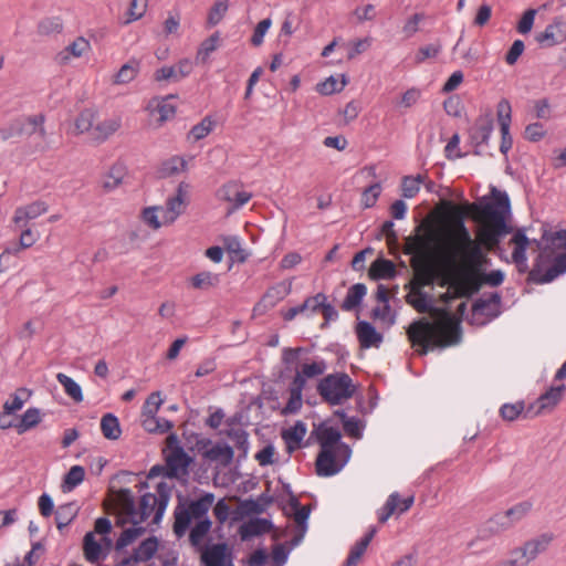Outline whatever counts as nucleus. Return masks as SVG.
Listing matches in <instances>:
<instances>
[{
  "mask_svg": "<svg viewBox=\"0 0 566 566\" xmlns=\"http://www.w3.org/2000/svg\"><path fill=\"white\" fill-rule=\"evenodd\" d=\"M158 549V539L155 536H150L144 539L138 547L134 551V558L139 562H147L154 557Z\"/></svg>",
  "mask_w": 566,
  "mask_h": 566,
  "instance_id": "33",
  "label": "nucleus"
},
{
  "mask_svg": "<svg viewBox=\"0 0 566 566\" xmlns=\"http://www.w3.org/2000/svg\"><path fill=\"white\" fill-rule=\"evenodd\" d=\"M214 126V122L206 116L200 123L195 125L189 132V137H192L193 140H200L209 135Z\"/></svg>",
  "mask_w": 566,
  "mask_h": 566,
  "instance_id": "58",
  "label": "nucleus"
},
{
  "mask_svg": "<svg viewBox=\"0 0 566 566\" xmlns=\"http://www.w3.org/2000/svg\"><path fill=\"white\" fill-rule=\"evenodd\" d=\"M49 209L46 202L42 200L33 201L24 207H19L14 211L13 222L17 227H27L28 221L40 217Z\"/></svg>",
  "mask_w": 566,
  "mask_h": 566,
  "instance_id": "20",
  "label": "nucleus"
},
{
  "mask_svg": "<svg viewBox=\"0 0 566 566\" xmlns=\"http://www.w3.org/2000/svg\"><path fill=\"white\" fill-rule=\"evenodd\" d=\"M168 469V479H180L189 474V465L193 459L184 450L177 448L172 452H168L165 457Z\"/></svg>",
  "mask_w": 566,
  "mask_h": 566,
  "instance_id": "13",
  "label": "nucleus"
},
{
  "mask_svg": "<svg viewBox=\"0 0 566 566\" xmlns=\"http://www.w3.org/2000/svg\"><path fill=\"white\" fill-rule=\"evenodd\" d=\"M273 527L271 521L266 518L255 517L247 523H243L239 528V534L242 541L250 539L254 536H260L270 532Z\"/></svg>",
  "mask_w": 566,
  "mask_h": 566,
  "instance_id": "23",
  "label": "nucleus"
},
{
  "mask_svg": "<svg viewBox=\"0 0 566 566\" xmlns=\"http://www.w3.org/2000/svg\"><path fill=\"white\" fill-rule=\"evenodd\" d=\"M85 478V469L81 465H73L69 472L64 475L62 490L63 492H71L78 484L83 482Z\"/></svg>",
  "mask_w": 566,
  "mask_h": 566,
  "instance_id": "38",
  "label": "nucleus"
},
{
  "mask_svg": "<svg viewBox=\"0 0 566 566\" xmlns=\"http://www.w3.org/2000/svg\"><path fill=\"white\" fill-rule=\"evenodd\" d=\"M366 293L367 287L365 284L356 283L352 285L348 289L347 294L340 305L342 310L349 312L358 307L361 304Z\"/></svg>",
  "mask_w": 566,
  "mask_h": 566,
  "instance_id": "27",
  "label": "nucleus"
},
{
  "mask_svg": "<svg viewBox=\"0 0 566 566\" xmlns=\"http://www.w3.org/2000/svg\"><path fill=\"white\" fill-rule=\"evenodd\" d=\"M84 556L90 563H96L104 558L106 554L103 553V546L95 539L94 533L88 532L83 538Z\"/></svg>",
  "mask_w": 566,
  "mask_h": 566,
  "instance_id": "28",
  "label": "nucleus"
},
{
  "mask_svg": "<svg viewBox=\"0 0 566 566\" xmlns=\"http://www.w3.org/2000/svg\"><path fill=\"white\" fill-rule=\"evenodd\" d=\"M381 192V186L379 182L373 184L367 187L361 195V205L364 208H371L376 205L377 199Z\"/></svg>",
  "mask_w": 566,
  "mask_h": 566,
  "instance_id": "59",
  "label": "nucleus"
},
{
  "mask_svg": "<svg viewBox=\"0 0 566 566\" xmlns=\"http://www.w3.org/2000/svg\"><path fill=\"white\" fill-rule=\"evenodd\" d=\"M227 434L235 443V447L243 452V455H245L249 449L248 432L243 429H231Z\"/></svg>",
  "mask_w": 566,
  "mask_h": 566,
  "instance_id": "60",
  "label": "nucleus"
},
{
  "mask_svg": "<svg viewBox=\"0 0 566 566\" xmlns=\"http://www.w3.org/2000/svg\"><path fill=\"white\" fill-rule=\"evenodd\" d=\"M493 201L472 203L470 207L480 217L490 221V227L484 231L483 239L490 248H495L501 240L513 232V227L507 223V217L511 214L510 198L506 192H501L496 188L492 189Z\"/></svg>",
  "mask_w": 566,
  "mask_h": 566,
  "instance_id": "3",
  "label": "nucleus"
},
{
  "mask_svg": "<svg viewBox=\"0 0 566 566\" xmlns=\"http://www.w3.org/2000/svg\"><path fill=\"white\" fill-rule=\"evenodd\" d=\"M400 501V494L398 492L391 493L385 505L380 509L378 513V521L380 523H385L388 521V518L394 514L397 513L398 509V502Z\"/></svg>",
  "mask_w": 566,
  "mask_h": 566,
  "instance_id": "53",
  "label": "nucleus"
},
{
  "mask_svg": "<svg viewBox=\"0 0 566 566\" xmlns=\"http://www.w3.org/2000/svg\"><path fill=\"white\" fill-rule=\"evenodd\" d=\"M476 264L472 265L469 263L465 266H460L458 272L451 276L450 285L457 297L470 298L483 285L496 287L504 282L505 274L502 270L485 272L486 266L490 264L486 253H483V258Z\"/></svg>",
  "mask_w": 566,
  "mask_h": 566,
  "instance_id": "2",
  "label": "nucleus"
},
{
  "mask_svg": "<svg viewBox=\"0 0 566 566\" xmlns=\"http://www.w3.org/2000/svg\"><path fill=\"white\" fill-rule=\"evenodd\" d=\"M101 430L106 439L117 440L122 433L118 418L113 413H105L101 419Z\"/></svg>",
  "mask_w": 566,
  "mask_h": 566,
  "instance_id": "32",
  "label": "nucleus"
},
{
  "mask_svg": "<svg viewBox=\"0 0 566 566\" xmlns=\"http://www.w3.org/2000/svg\"><path fill=\"white\" fill-rule=\"evenodd\" d=\"M423 182V176L418 175L417 177L406 176L401 181L402 197L411 199L417 196L420 190V184Z\"/></svg>",
  "mask_w": 566,
  "mask_h": 566,
  "instance_id": "46",
  "label": "nucleus"
},
{
  "mask_svg": "<svg viewBox=\"0 0 566 566\" xmlns=\"http://www.w3.org/2000/svg\"><path fill=\"white\" fill-rule=\"evenodd\" d=\"M553 541L554 534L551 532H546L526 541V543L531 548L533 556L536 559L538 555L545 553L548 549Z\"/></svg>",
  "mask_w": 566,
  "mask_h": 566,
  "instance_id": "37",
  "label": "nucleus"
},
{
  "mask_svg": "<svg viewBox=\"0 0 566 566\" xmlns=\"http://www.w3.org/2000/svg\"><path fill=\"white\" fill-rule=\"evenodd\" d=\"M118 496L122 510L129 516V521L133 520L134 515H137L133 492L129 489H120Z\"/></svg>",
  "mask_w": 566,
  "mask_h": 566,
  "instance_id": "51",
  "label": "nucleus"
},
{
  "mask_svg": "<svg viewBox=\"0 0 566 566\" xmlns=\"http://www.w3.org/2000/svg\"><path fill=\"white\" fill-rule=\"evenodd\" d=\"M306 424L303 421L298 420L294 423L293 427L282 432V438L286 443V450L290 454L301 447V443L306 434Z\"/></svg>",
  "mask_w": 566,
  "mask_h": 566,
  "instance_id": "25",
  "label": "nucleus"
},
{
  "mask_svg": "<svg viewBox=\"0 0 566 566\" xmlns=\"http://www.w3.org/2000/svg\"><path fill=\"white\" fill-rule=\"evenodd\" d=\"M356 391L353 379L346 373H334L322 378L317 392L331 406H337L352 398Z\"/></svg>",
  "mask_w": 566,
  "mask_h": 566,
  "instance_id": "6",
  "label": "nucleus"
},
{
  "mask_svg": "<svg viewBox=\"0 0 566 566\" xmlns=\"http://www.w3.org/2000/svg\"><path fill=\"white\" fill-rule=\"evenodd\" d=\"M455 226L457 253H450L446 259L452 269V275L458 272L460 266H465L469 263L478 265L476 263L483 258V253H485L482 244L471 237L462 214L459 216Z\"/></svg>",
  "mask_w": 566,
  "mask_h": 566,
  "instance_id": "5",
  "label": "nucleus"
},
{
  "mask_svg": "<svg viewBox=\"0 0 566 566\" xmlns=\"http://www.w3.org/2000/svg\"><path fill=\"white\" fill-rule=\"evenodd\" d=\"M94 114L90 109H84L75 119V129L78 134L88 132L93 127Z\"/></svg>",
  "mask_w": 566,
  "mask_h": 566,
  "instance_id": "64",
  "label": "nucleus"
},
{
  "mask_svg": "<svg viewBox=\"0 0 566 566\" xmlns=\"http://www.w3.org/2000/svg\"><path fill=\"white\" fill-rule=\"evenodd\" d=\"M356 334L361 348H378L382 342V335L366 321H359L356 325Z\"/></svg>",
  "mask_w": 566,
  "mask_h": 566,
  "instance_id": "22",
  "label": "nucleus"
},
{
  "mask_svg": "<svg viewBox=\"0 0 566 566\" xmlns=\"http://www.w3.org/2000/svg\"><path fill=\"white\" fill-rule=\"evenodd\" d=\"M187 163L184 158L175 156L164 161L160 167L161 177H170L186 169Z\"/></svg>",
  "mask_w": 566,
  "mask_h": 566,
  "instance_id": "48",
  "label": "nucleus"
},
{
  "mask_svg": "<svg viewBox=\"0 0 566 566\" xmlns=\"http://www.w3.org/2000/svg\"><path fill=\"white\" fill-rule=\"evenodd\" d=\"M510 556H512L513 560H516L518 566H527L535 560V557L526 542H524L522 546L513 548L510 552Z\"/></svg>",
  "mask_w": 566,
  "mask_h": 566,
  "instance_id": "55",
  "label": "nucleus"
},
{
  "mask_svg": "<svg viewBox=\"0 0 566 566\" xmlns=\"http://www.w3.org/2000/svg\"><path fill=\"white\" fill-rule=\"evenodd\" d=\"M273 502V497L266 493H262L258 500H245L241 503V507L247 514H261Z\"/></svg>",
  "mask_w": 566,
  "mask_h": 566,
  "instance_id": "34",
  "label": "nucleus"
},
{
  "mask_svg": "<svg viewBox=\"0 0 566 566\" xmlns=\"http://www.w3.org/2000/svg\"><path fill=\"white\" fill-rule=\"evenodd\" d=\"M146 532V528L144 526H136L126 528L118 539L115 542L114 549L119 553L122 552L126 546L134 543L139 536H142Z\"/></svg>",
  "mask_w": 566,
  "mask_h": 566,
  "instance_id": "40",
  "label": "nucleus"
},
{
  "mask_svg": "<svg viewBox=\"0 0 566 566\" xmlns=\"http://www.w3.org/2000/svg\"><path fill=\"white\" fill-rule=\"evenodd\" d=\"M229 8V0H216L213 6L210 8L207 24L209 27L217 25L224 17Z\"/></svg>",
  "mask_w": 566,
  "mask_h": 566,
  "instance_id": "45",
  "label": "nucleus"
},
{
  "mask_svg": "<svg viewBox=\"0 0 566 566\" xmlns=\"http://www.w3.org/2000/svg\"><path fill=\"white\" fill-rule=\"evenodd\" d=\"M201 560L205 566H233L232 555L226 543L201 547Z\"/></svg>",
  "mask_w": 566,
  "mask_h": 566,
  "instance_id": "14",
  "label": "nucleus"
},
{
  "mask_svg": "<svg viewBox=\"0 0 566 566\" xmlns=\"http://www.w3.org/2000/svg\"><path fill=\"white\" fill-rule=\"evenodd\" d=\"M192 72V62L188 59H184L179 61L176 65L172 66H163L154 73V78L157 82L161 81H171L179 82L182 78L187 77Z\"/></svg>",
  "mask_w": 566,
  "mask_h": 566,
  "instance_id": "19",
  "label": "nucleus"
},
{
  "mask_svg": "<svg viewBox=\"0 0 566 566\" xmlns=\"http://www.w3.org/2000/svg\"><path fill=\"white\" fill-rule=\"evenodd\" d=\"M416 294V298L408 294L406 296L407 303L410 304L419 313L429 312L432 308L429 295L421 290H418Z\"/></svg>",
  "mask_w": 566,
  "mask_h": 566,
  "instance_id": "52",
  "label": "nucleus"
},
{
  "mask_svg": "<svg viewBox=\"0 0 566 566\" xmlns=\"http://www.w3.org/2000/svg\"><path fill=\"white\" fill-rule=\"evenodd\" d=\"M536 42L543 48H551L566 40V21L556 18L543 32L535 36Z\"/></svg>",
  "mask_w": 566,
  "mask_h": 566,
  "instance_id": "16",
  "label": "nucleus"
},
{
  "mask_svg": "<svg viewBox=\"0 0 566 566\" xmlns=\"http://www.w3.org/2000/svg\"><path fill=\"white\" fill-rule=\"evenodd\" d=\"M408 340L419 356H426L429 350L455 345L461 339V326L452 314L443 311L441 329L426 318L412 322L407 328Z\"/></svg>",
  "mask_w": 566,
  "mask_h": 566,
  "instance_id": "1",
  "label": "nucleus"
},
{
  "mask_svg": "<svg viewBox=\"0 0 566 566\" xmlns=\"http://www.w3.org/2000/svg\"><path fill=\"white\" fill-rule=\"evenodd\" d=\"M187 202L184 201V199H180L179 197H170L167 199L166 202V214L165 218L169 222H174L178 216H180L185 208Z\"/></svg>",
  "mask_w": 566,
  "mask_h": 566,
  "instance_id": "50",
  "label": "nucleus"
},
{
  "mask_svg": "<svg viewBox=\"0 0 566 566\" xmlns=\"http://www.w3.org/2000/svg\"><path fill=\"white\" fill-rule=\"evenodd\" d=\"M174 427L170 420L157 418L156 416H148L143 420V428L149 433H165Z\"/></svg>",
  "mask_w": 566,
  "mask_h": 566,
  "instance_id": "41",
  "label": "nucleus"
},
{
  "mask_svg": "<svg viewBox=\"0 0 566 566\" xmlns=\"http://www.w3.org/2000/svg\"><path fill=\"white\" fill-rule=\"evenodd\" d=\"M352 450L348 444H340L337 449H321L315 471L318 476H333L337 474L348 462Z\"/></svg>",
  "mask_w": 566,
  "mask_h": 566,
  "instance_id": "8",
  "label": "nucleus"
},
{
  "mask_svg": "<svg viewBox=\"0 0 566 566\" xmlns=\"http://www.w3.org/2000/svg\"><path fill=\"white\" fill-rule=\"evenodd\" d=\"M565 391L566 386L564 384L552 386L535 402L527 407L524 418H532L543 412L552 411L562 401Z\"/></svg>",
  "mask_w": 566,
  "mask_h": 566,
  "instance_id": "10",
  "label": "nucleus"
},
{
  "mask_svg": "<svg viewBox=\"0 0 566 566\" xmlns=\"http://www.w3.org/2000/svg\"><path fill=\"white\" fill-rule=\"evenodd\" d=\"M510 243L514 244V250L512 252V260L516 264L520 273L528 272L527 265V256L526 251L531 243V240L525 234V229H517L513 237L511 238Z\"/></svg>",
  "mask_w": 566,
  "mask_h": 566,
  "instance_id": "17",
  "label": "nucleus"
},
{
  "mask_svg": "<svg viewBox=\"0 0 566 566\" xmlns=\"http://www.w3.org/2000/svg\"><path fill=\"white\" fill-rule=\"evenodd\" d=\"M161 403H163V400L160 398V392L159 391L151 392L143 406V416L145 418H148V416H156Z\"/></svg>",
  "mask_w": 566,
  "mask_h": 566,
  "instance_id": "61",
  "label": "nucleus"
},
{
  "mask_svg": "<svg viewBox=\"0 0 566 566\" xmlns=\"http://www.w3.org/2000/svg\"><path fill=\"white\" fill-rule=\"evenodd\" d=\"M122 178H123L122 167L114 166V167H112L109 174L103 180L102 186L106 191H112L120 185Z\"/></svg>",
  "mask_w": 566,
  "mask_h": 566,
  "instance_id": "62",
  "label": "nucleus"
},
{
  "mask_svg": "<svg viewBox=\"0 0 566 566\" xmlns=\"http://www.w3.org/2000/svg\"><path fill=\"white\" fill-rule=\"evenodd\" d=\"M369 275L374 280H390L397 275L395 263L390 260L379 258L371 263Z\"/></svg>",
  "mask_w": 566,
  "mask_h": 566,
  "instance_id": "26",
  "label": "nucleus"
},
{
  "mask_svg": "<svg viewBox=\"0 0 566 566\" xmlns=\"http://www.w3.org/2000/svg\"><path fill=\"white\" fill-rule=\"evenodd\" d=\"M525 403L524 401H517L515 403H504L500 408V416L505 421H514L516 420L521 415H525Z\"/></svg>",
  "mask_w": 566,
  "mask_h": 566,
  "instance_id": "49",
  "label": "nucleus"
},
{
  "mask_svg": "<svg viewBox=\"0 0 566 566\" xmlns=\"http://www.w3.org/2000/svg\"><path fill=\"white\" fill-rule=\"evenodd\" d=\"M220 42V35L219 32H214L209 38H207L199 46L196 61L200 63H206L209 59L210 54L214 52Z\"/></svg>",
  "mask_w": 566,
  "mask_h": 566,
  "instance_id": "39",
  "label": "nucleus"
},
{
  "mask_svg": "<svg viewBox=\"0 0 566 566\" xmlns=\"http://www.w3.org/2000/svg\"><path fill=\"white\" fill-rule=\"evenodd\" d=\"M544 254L539 253L535 259L532 270H530L527 281L534 284H545L555 280L566 272V252L555 256L551 268L543 274Z\"/></svg>",
  "mask_w": 566,
  "mask_h": 566,
  "instance_id": "9",
  "label": "nucleus"
},
{
  "mask_svg": "<svg viewBox=\"0 0 566 566\" xmlns=\"http://www.w3.org/2000/svg\"><path fill=\"white\" fill-rule=\"evenodd\" d=\"M314 433L316 434L321 449H337L338 446L346 444L340 441L342 433L339 429L328 427L325 422L319 423Z\"/></svg>",
  "mask_w": 566,
  "mask_h": 566,
  "instance_id": "21",
  "label": "nucleus"
},
{
  "mask_svg": "<svg viewBox=\"0 0 566 566\" xmlns=\"http://www.w3.org/2000/svg\"><path fill=\"white\" fill-rule=\"evenodd\" d=\"M533 503L531 501H522L507 509L505 513L513 526L524 520L532 511Z\"/></svg>",
  "mask_w": 566,
  "mask_h": 566,
  "instance_id": "42",
  "label": "nucleus"
},
{
  "mask_svg": "<svg viewBox=\"0 0 566 566\" xmlns=\"http://www.w3.org/2000/svg\"><path fill=\"white\" fill-rule=\"evenodd\" d=\"M346 84L347 78L345 75L342 76L340 84H338V81L334 76H329L316 85V91L322 95H332L334 93L340 92L346 86Z\"/></svg>",
  "mask_w": 566,
  "mask_h": 566,
  "instance_id": "47",
  "label": "nucleus"
},
{
  "mask_svg": "<svg viewBox=\"0 0 566 566\" xmlns=\"http://www.w3.org/2000/svg\"><path fill=\"white\" fill-rule=\"evenodd\" d=\"M138 72V62L129 61L124 64L115 76L116 84H125L133 81Z\"/></svg>",
  "mask_w": 566,
  "mask_h": 566,
  "instance_id": "54",
  "label": "nucleus"
},
{
  "mask_svg": "<svg viewBox=\"0 0 566 566\" xmlns=\"http://www.w3.org/2000/svg\"><path fill=\"white\" fill-rule=\"evenodd\" d=\"M119 128V123L115 119L104 120L103 123L97 124L93 132L92 136L97 142H104L111 135H113Z\"/></svg>",
  "mask_w": 566,
  "mask_h": 566,
  "instance_id": "44",
  "label": "nucleus"
},
{
  "mask_svg": "<svg viewBox=\"0 0 566 566\" xmlns=\"http://www.w3.org/2000/svg\"><path fill=\"white\" fill-rule=\"evenodd\" d=\"M220 283V274L210 271H201L191 276L190 284L196 290L208 291L217 287Z\"/></svg>",
  "mask_w": 566,
  "mask_h": 566,
  "instance_id": "30",
  "label": "nucleus"
},
{
  "mask_svg": "<svg viewBox=\"0 0 566 566\" xmlns=\"http://www.w3.org/2000/svg\"><path fill=\"white\" fill-rule=\"evenodd\" d=\"M41 421V411L38 408H29L21 417V421L19 424H17V430L21 434L32 428H34L36 424H39Z\"/></svg>",
  "mask_w": 566,
  "mask_h": 566,
  "instance_id": "43",
  "label": "nucleus"
},
{
  "mask_svg": "<svg viewBox=\"0 0 566 566\" xmlns=\"http://www.w3.org/2000/svg\"><path fill=\"white\" fill-rule=\"evenodd\" d=\"M157 494L145 493L140 497L137 515H134L130 523L138 525L154 514V523H159L164 516L171 495V486L166 482H159L156 486Z\"/></svg>",
  "mask_w": 566,
  "mask_h": 566,
  "instance_id": "7",
  "label": "nucleus"
},
{
  "mask_svg": "<svg viewBox=\"0 0 566 566\" xmlns=\"http://www.w3.org/2000/svg\"><path fill=\"white\" fill-rule=\"evenodd\" d=\"M513 527L514 526L505 512L496 513L490 517L481 528H479L478 538L486 541L492 536L504 533Z\"/></svg>",
  "mask_w": 566,
  "mask_h": 566,
  "instance_id": "18",
  "label": "nucleus"
},
{
  "mask_svg": "<svg viewBox=\"0 0 566 566\" xmlns=\"http://www.w3.org/2000/svg\"><path fill=\"white\" fill-rule=\"evenodd\" d=\"M292 291L291 282H279L275 285L269 287L260 302L255 305L254 311L264 313L270 308H273L280 301L285 298Z\"/></svg>",
  "mask_w": 566,
  "mask_h": 566,
  "instance_id": "15",
  "label": "nucleus"
},
{
  "mask_svg": "<svg viewBox=\"0 0 566 566\" xmlns=\"http://www.w3.org/2000/svg\"><path fill=\"white\" fill-rule=\"evenodd\" d=\"M214 502L213 493H203L200 497L196 500H191L188 497H184L181 495L178 496V504L174 511V533L177 537H181L185 535L187 530L189 528L192 520H203L209 518L208 512L212 507Z\"/></svg>",
  "mask_w": 566,
  "mask_h": 566,
  "instance_id": "4",
  "label": "nucleus"
},
{
  "mask_svg": "<svg viewBox=\"0 0 566 566\" xmlns=\"http://www.w3.org/2000/svg\"><path fill=\"white\" fill-rule=\"evenodd\" d=\"M494 128V120L491 112L480 115L469 129V137L474 145V155H481L480 147L488 145Z\"/></svg>",
  "mask_w": 566,
  "mask_h": 566,
  "instance_id": "11",
  "label": "nucleus"
},
{
  "mask_svg": "<svg viewBox=\"0 0 566 566\" xmlns=\"http://www.w3.org/2000/svg\"><path fill=\"white\" fill-rule=\"evenodd\" d=\"M212 522L210 518L198 520L189 534L190 544L195 547L201 546L205 537L210 532Z\"/></svg>",
  "mask_w": 566,
  "mask_h": 566,
  "instance_id": "35",
  "label": "nucleus"
},
{
  "mask_svg": "<svg viewBox=\"0 0 566 566\" xmlns=\"http://www.w3.org/2000/svg\"><path fill=\"white\" fill-rule=\"evenodd\" d=\"M271 25L272 20L270 18L263 19L256 24L250 40L253 46H260L263 43V38L271 28Z\"/></svg>",
  "mask_w": 566,
  "mask_h": 566,
  "instance_id": "63",
  "label": "nucleus"
},
{
  "mask_svg": "<svg viewBox=\"0 0 566 566\" xmlns=\"http://www.w3.org/2000/svg\"><path fill=\"white\" fill-rule=\"evenodd\" d=\"M56 380L63 386L65 394L75 402L83 401L82 388L74 379L63 373H59L56 375Z\"/></svg>",
  "mask_w": 566,
  "mask_h": 566,
  "instance_id": "36",
  "label": "nucleus"
},
{
  "mask_svg": "<svg viewBox=\"0 0 566 566\" xmlns=\"http://www.w3.org/2000/svg\"><path fill=\"white\" fill-rule=\"evenodd\" d=\"M511 114H512V108H511L510 102L505 98H502L497 103L496 115H497V122H499L500 132H501L500 151L503 155H506L513 145V138L510 134V126H511V119H512Z\"/></svg>",
  "mask_w": 566,
  "mask_h": 566,
  "instance_id": "12",
  "label": "nucleus"
},
{
  "mask_svg": "<svg viewBox=\"0 0 566 566\" xmlns=\"http://www.w3.org/2000/svg\"><path fill=\"white\" fill-rule=\"evenodd\" d=\"M311 513V509L308 506H302L300 510H296L294 512V521L297 524V526L301 528V533L292 539L293 545H297L306 531V522L308 520Z\"/></svg>",
  "mask_w": 566,
  "mask_h": 566,
  "instance_id": "56",
  "label": "nucleus"
},
{
  "mask_svg": "<svg viewBox=\"0 0 566 566\" xmlns=\"http://www.w3.org/2000/svg\"><path fill=\"white\" fill-rule=\"evenodd\" d=\"M203 457L211 461H219L222 465H229L234 457L233 449L224 443H217L211 449L203 452Z\"/></svg>",
  "mask_w": 566,
  "mask_h": 566,
  "instance_id": "29",
  "label": "nucleus"
},
{
  "mask_svg": "<svg viewBox=\"0 0 566 566\" xmlns=\"http://www.w3.org/2000/svg\"><path fill=\"white\" fill-rule=\"evenodd\" d=\"M428 229V226L421 223L416 227L415 234L405 239V253L406 254H422L429 247L428 238L422 232Z\"/></svg>",
  "mask_w": 566,
  "mask_h": 566,
  "instance_id": "24",
  "label": "nucleus"
},
{
  "mask_svg": "<svg viewBox=\"0 0 566 566\" xmlns=\"http://www.w3.org/2000/svg\"><path fill=\"white\" fill-rule=\"evenodd\" d=\"M78 507L74 502L59 505L55 511L56 527L62 531L65 526L72 523L76 517Z\"/></svg>",
  "mask_w": 566,
  "mask_h": 566,
  "instance_id": "31",
  "label": "nucleus"
},
{
  "mask_svg": "<svg viewBox=\"0 0 566 566\" xmlns=\"http://www.w3.org/2000/svg\"><path fill=\"white\" fill-rule=\"evenodd\" d=\"M441 50H442V44L440 43V41L423 45V46L419 48V50L415 56V61L417 64H421L427 59H432V57L438 56L440 54Z\"/></svg>",
  "mask_w": 566,
  "mask_h": 566,
  "instance_id": "57",
  "label": "nucleus"
}]
</instances>
